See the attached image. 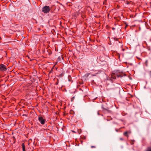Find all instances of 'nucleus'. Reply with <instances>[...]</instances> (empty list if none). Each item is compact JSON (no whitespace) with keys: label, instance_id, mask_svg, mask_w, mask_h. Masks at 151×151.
Here are the masks:
<instances>
[{"label":"nucleus","instance_id":"f257e3e1","mask_svg":"<svg viewBox=\"0 0 151 151\" xmlns=\"http://www.w3.org/2000/svg\"><path fill=\"white\" fill-rule=\"evenodd\" d=\"M50 10V8L49 6H45L42 9V11L44 13H48Z\"/></svg>","mask_w":151,"mask_h":151},{"label":"nucleus","instance_id":"f03ea898","mask_svg":"<svg viewBox=\"0 0 151 151\" xmlns=\"http://www.w3.org/2000/svg\"><path fill=\"white\" fill-rule=\"evenodd\" d=\"M38 119L41 124H44L45 123V120L42 116H39Z\"/></svg>","mask_w":151,"mask_h":151},{"label":"nucleus","instance_id":"7ed1b4c3","mask_svg":"<svg viewBox=\"0 0 151 151\" xmlns=\"http://www.w3.org/2000/svg\"><path fill=\"white\" fill-rule=\"evenodd\" d=\"M6 70V66L3 64L0 65V71H4Z\"/></svg>","mask_w":151,"mask_h":151},{"label":"nucleus","instance_id":"20e7f679","mask_svg":"<svg viewBox=\"0 0 151 151\" xmlns=\"http://www.w3.org/2000/svg\"><path fill=\"white\" fill-rule=\"evenodd\" d=\"M22 147L23 151H25V146L24 144V143L22 144Z\"/></svg>","mask_w":151,"mask_h":151},{"label":"nucleus","instance_id":"39448f33","mask_svg":"<svg viewBox=\"0 0 151 151\" xmlns=\"http://www.w3.org/2000/svg\"><path fill=\"white\" fill-rule=\"evenodd\" d=\"M145 151H151V147H148Z\"/></svg>","mask_w":151,"mask_h":151},{"label":"nucleus","instance_id":"423d86ee","mask_svg":"<svg viewBox=\"0 0 151 151\" xmlns=\"http://www.w3.org/2000/svg\"><path fill=\"white\" fill-rule=\"evenodd\" d=\"M129 133L128 132H125L124 133V134L126 137H128V133Z\"/></svg>","mask_w":151,"mask_h":151},{"label":"nucleus","instance_id":"0eeeda50","mask_svg":"<svg viewBox=\"0 0 151 151\" xmlns=\"http://www.w3.org/2000/svg\"><path fill=\"white\" fill-rule=\"evenodd\" d=\"M61 58L63 59L62 57H59L58 58V60H60Z\"/></svg>","mask_w":151,"mask_h":151},{"label":"nucleus","instance_id":"6e6552de","mask_svg":"<svg viewBox=\"0 0 151 151\" xmlns=\"http://www.w3.org/2000/svg\"><path fill=\"white\" fill-rule=\"evenodd\" d=\"M147 62H148L147 60H146L145 63V64H146V65H147Z\"/></svg>","mask_w":151,"mask_h":151},{"label":"nucleus","instance_id":"1a4fd4ad","mask_svg":"<svg viewBox=\"0 0 151 151\" xmlns=\"http://www.w3.org/2000/svg\"><path fill=\"white\" fill-rule=\"evenodd\" d=\"M91 147L93 148H95V147L94 146H91Z\"/></svg>","mask_w":151,"mask_h":151},{"label":"nucleus","instance_id":"9d476101","mask_svg":"<svg viewBox=\"0 0 151 151\" xmlns=\"http://www.w3.org/2000/svg\"><path fill=\"white\" fill-rule=\"evenodd\" d=\"M150 77H151V71H150Z\"/></svg>","mask_w":151,"mask_h":151},{"label":"nucleus","instance_id":"9b49d317","mask_svg":"<svg viewBox=\"0 0 151 151\" xmlns=\"http://www.w3.org/2000/svg\"><path fill=\"white\" fill-rule=\"evenodd\" d=\"M122 50L123 51H124V49H123Z\"/></svg>","mask_w":151,"mask_h":151},{"label":"nucleus","instance_id":"f8f14e48","mask_svg":"<svg viewBox=\"0 0 151 151\" xmlns=\"http://www.w3.org/2000/svg\"><path fill=\"white\" fill-rule=\"evenodd\" d=\"M73 132H75L74 131H73Z\"/></svg>","mask_w":151,"mask_h":151},{"label":"nucleus","instance_id":"ddd939ff","mask_svg":"<svg viewBox=\"0 0 151 151\" xmlns=\"http://www.w3.org/2000/svg\"><path fill=\"white\" fill-rule=\"evenodd\" d=\"M120 139H121V140H123V139H122V138H121Z\"/></svg>","mask_w":151,"mask_h":151}]
</instances>
